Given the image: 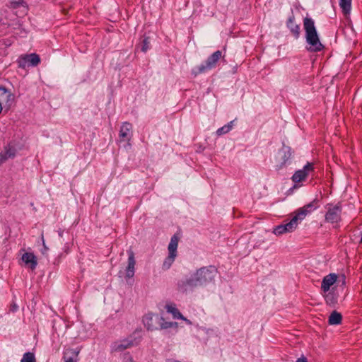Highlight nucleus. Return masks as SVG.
<instances>
[{"label":"nucleus","instance_id":"obj_22","mask_svg":"<svg viewBox=\"0 0 362 362\" xmlns=\"http://www.w3.org/2000/svg\"><path fill=\"white\" fill-rule=\"evenodd\" d=\"M21 362H36L34 354L31 352L24 354Z\"/></svg>","mask_w":362,"mask_h":362},{"label":"nucleus","instance_id":"obj_21","mask_svg":"<svg viewBox=\"0 0 362 362\" xmlns=\"http://www.w3.org/2000/svg\"><path fill=\"white\" fill-rule=\"evenodd\" d=\"M339 5L343 12L346 14L351 9V0H340Z\"/></svg>","mask_w":362,"mask_h":362},{"label":"nucleus","instance_id":"obj_29","mask_svg":"<svg viewBox=\"0 0 362 362\" xmlns=\"http://www.w3.org/2000/svg\"><path fill=\"white\" fill-rule=\"evenodd\" d=\"M125 362H135L132 358L129 357L127 358V360Z\"/></svg>","mask_w":362,"mask_h":362},{"label":"nucleus","instance_id":"obj_8","mask_svg":"<svg viewBox=\"0 0 362 362\" xmlns=\"http://www.w3.org/2000/svg\"><path fill=\"white\" fill-rule=\"evenodd\" d=\"M40 62V58L37 54H24L18 59V66L22 69H25L29 64L36 66Z\"/></svg>","mask_w":362,"mask_h":362},{"label":"nucleus","instance_id":"obj_25","mask_svg":"<svg viewBox=\"0 0 362 362\" xmlns=\"http://www.w3.org/2000/svg\"><path fill=\"white\" fill-rule=\"evenodd\" d=\"M149 44H150L149 38L148 37L144 38L142 42L141 51L144 52H146L149 48Z\"/></svg>","mask_w":362,"mask_h":362},{"label":"nucleus","instance_id":"obj_2","mask_svg":"<svg viewBox=\"0 0 362 362\" xmlns=\"http://www.w3.org/2000/svg\"><path fill=\"white\" fill-rule=\"evenodd\" d=\"M315 204L316 202L314 200L313 202L297 209L291 214L292 218L288 222L285 224L279 225L274 228V234L280 235L284 233H291L295 230L298 223L303 221L309 213L316 208Z\"/></svg>","mask_w":362,"mask_h":362},{"label":"nucleus","instance_id":"obj_4","mask_svg":"<svg viewBox=\"0 0 362 362\" xmlns=\"http://www.w3.org/2000/svg\"><path fill=\"white\" fill-rule=\"evenodd\" d=\"M326 213L325 220L327 223L333 225L334 228H338L341 221L342 205L341 202L336 204H327L325 206Z\"/></svg>","mask_w":362,"mask_h":362},{"label":"nucleus","instance_id":"obj_1","mask_svg":"<svg viewBox=\"0 0 362 362\" xmlns=\"http://www.w3.org/2000/svg\"><path fill=\"white\" fill-rule=\"evenodd\" d=\"M216 273L217 270L213 266L202 267L189 278L179 281L177 289L180 292L187 293L195 288L206 286L214 281Z\"/></svg>","mask_w":362,"mask_h":362},{"label":"nucleus","instance_id":"obj_3","mask_svg":"<svg viewBox=\"0 0 362 362\" xmlns=\"http://www.w3.org/2000/svg\"><path fill=\"white\" fill-rule=\"evenodd\" d=\"M303 26L305 31L306 41L310 45V47L308 49L314 52L322 50L324 46L320 41L314 21L310 18H305Z\"/></svg>","mask_w":362,"mask_h":362},{"label":"nucleus","instance_id":"obj_10","mask_svg":"<svg viewBox=\"0 0 362 362\" xmlns=\"http://www.w3.org/2000/svg\"><path fill=\"white\" fill-rule=\"evenodd\" d=\"M137 342H135L134 339L132 338L124 339L122 341H116L114 343L112 346V351H122L128 348L133 346L134 344H136Z\"/></svg>","mask_w":362,"mask_h":362},{"label":"nucleus","instance_id":"obj_12","mask_svg":"<svg viewBox=\"0 0 362 362\" xmlns=\"http://www.w3.org/2000/svg\"><path fill=\"white\" fill-rule=\"evenodd\" d=\"M128 265L126 268V278H132L134 275L136 260L132 250L128 251Z\"/></svg>","mask_w":362,"mask_h":362},{"label":"nucleus","instance_id":"obj_18","mask_svg":"<svg viewBox=\"0 0 362 362\" xmlns=\"http://www.w3.org/2000/svg\"><path fill=\"white\" fill-rule=\"evenodd\" d=\"M287 26L290 29L291 33L296 38H298L300 35V25L296 24L294 21V18L291 17L287 21Z\"/></svg>","mask_w":362,"mask_h":362},{"label":"nucleus","instance_id":"obj_5","mask_svg":"<svg viewBox=\"0 0 362 362\" xmlns=\"http://www.w3.org/2000/svg\"><path fill=\"white\" fill-rule=\"evenodd\" d=\"M221 57L222 52L220 50L216 51L207 58L204 64L195 67L192 70V74L196 76L198 74L207 72L214 69Z\"/></svg>","mask_w":362,"mask_h":362},{"label":"nucleus","instance_id":"obj_7","mask_svg":"<svg viewBox=\"0 0 362 362\" xmlns=\"http://www.w3.org/2000/svg\"><path fill=\"white\" fill-rule=\"evenodd\" d=\"M314 172L313 163H308L303 169L297 170L292 176V180L295 183L305 181L307 177Z\"/></svg>","mask_w":362,"mask_h":362},{"label":"nucleus","instance_id":"obj_30","mask_svg":"<svg viewBox=\"0 0 362 362\" xmlns=\"http://www.w3.org/2000/svg\"><path fill=\"white\" fill-rule=\"evenodd\" d=\"M16 309H17V306H16V305H13L12 306L11 310H12V311H15Z\"/></svg>","mask_w":362,"mask_h":362},{"label":"nucleus","instance_id":"obj_23","mask_svg":"<svg viewBox=\"0 0 362 362\" xmlns=\"http://www.w3.org/2000/svg\"><path fill=\"white\" fill-rule=\"evenodd\" d=\"M144 322L148 330H153L155 327L153 325V317L147 315L144 318Z\"/></svg>","mask_w":362,"mask_h":362},{"label":"nucleus","instance_id":"obj_9","mask_svg":"<svg viewBox=\"0 0 362 362\" xmlns=\"http://www.w3.org/2000/svg\"><path fill=\"white\" fill-rule=\"evenodd\" d=\"M14 100V95L5 87L0 86V113L3 107L9 108Z\"/></svg>","mask_w":362,"mask_h":362},{"label":"nucleus","instance_id":"obj_13","mask_svg":"<svg viewBox=\"0 0 362 362\" xmlns=\"http://www.w3.org/2000/svg\"><path fill=\"white\" fill-rule=\"evenodd\" d=\"M337 280V276L335 274H329L325 276L322 281L321 289L324 293H327L329 291L330 287L334 285V284Z\"/></svg>","mask_w":362,"mask_h":362},{"label":"nucleus","instance_id":"obj_28","mask_svg":"<svg viewBox=\"0 0 362 362\" xmlns=\"http://www.w3.org/2000/svg\"><path fill=\"white\" fill-rule=\"evenodd\" d=\"M68 12H69V11H68V9H66V8H62V13L64 15H67Z\"/></svg>","mask_w":362,"mask_h":362},{"label":"nucleus","instance_id":"obj_11","mask_svg":"<svg viewBox=\"0 0 362 362\" xmlns=\"http://www.w3.org/2000/svg\"><path fill=\"white\" fill-rule=\"evenodd\" d=\"M132 136V125L126 122L120 128L119 136L121 141H129Z\"/></svg>","mask_w":362,"mask_h":362},{"label":"nucleus","instance_id":"obj_20","mask_svg":"<svg viewBox=\"0 0 362 362\" xmlns=\"http://www.w3.org/2000/svg\"><path fill=\"white\" fill-rule=\"evenodd\" d=\"M233 126V121L230 122L228 124L224 125L223 127L219 128L216 131V134L218 136H221L230 132Z\"/></svg>","mask_w":362,"mask_h":362},{"label":"nucleus","instance_id":"obj_19","mask_svg":"<svg viewBox=\"0 0 362 362\" xmlns=\"http://www.w3.org/2000/svg\"><path fill=\"white\" fill-rule=\"evenodd\" d=\"M341 315L337 311H333L329 317L328 322L329 325H339L341 322Z\"/></svg>","mask_w":362,"mask_h":362},{"label":"nucleus","instance_id":"obj_17","mask_svg":"<svg viewBox=\"0 0 362 362\" xmlns=\"http://www.w3.org/2000/svg\"><path fill=\"white\" fill-rule=\"evenodd\" d=\"M22 259L26 264H29L31 269H35L37 264L36 257L30 252L24 253L22 256Z\"/></svg>","mask_w":362,"mask_h":362},{"label":"nucleus","instance_id":"obj_14","mask_svg":"<svg viewBox=\"0 0 362 362\" xmlns=\"http://www.w3.org/2000/svg\"><path fill=\"white\" fill-rule=\"evenodd\" d=\"M80 352V349H71L67 348L65 349L63 356L64 362H77L78 356Z\"/></svg>","mask_w":362,"mask_h":362},{"label":"nucleus","instance_id":"obj_6","mask_svg":"<svg viewBox=\"0 0 362 362\" xmlns=\"http://www.w3.org/2000/svg\"><path fill=\"white\" fill-rule=\"evenodd\" d=\"M180 240V237L177 234H175L173 235V237L170 239V242L168 247V255L165 259L163 265L162 269L163 270H167L170 269V267L173 264L176 257H177V249L178 246V243Z\"/></svg>","mask_w":362,"mask_h":362},{"label":"nucleus","instance_id":"obj_26","mask_svg":"<svg viewBox=\"0 0 362 362\" xmlns=\"http://www.w3.org/2000/svg\"><path fill=\"white\" fill-rule=\"evenodd\" d=\"M291 155V154L289 151H288L287 153L284 152V156H283L284 160L281 163V164L278 166V168H281L286 164V161L290 158Z\"/></svg>","mask_w":362,"mask_h":362},{"label":"nucleus","instance_id":"obj_16","mask_svg":"<svg viewBox=\"0 0 362 362\" xmlns=\"http://www.w3.org/2000/svg\"><path fill=\"white\" fill-rule=\"evenodd\" d=\"M16 149L13 146H6L4 150L0 153V165L5 163L8 158H14Z\"/></svg>","mask_w":362,"mask_h":362},{"label":"nucleus","instance_id":"obj_27","mask_svg":"<svg viewBox=\"0 0 362 362\" xmlns=\"http://www.w3.org/2000/svg\"><path fill=\"white\" fill-rule=\"evenodd\" d=\"M296 362H308V360L305 357L302 356V357L298 358Z\"/></svg>","mask_w":362,"mask_h":362},{"label":"nucleus","instance_id":"obj_24","mask_svg":"<svg viewBox=\"0 0 362 362\" xmlns=\"http://www.w3.org/2000/svg\"><path fill=\"white\" fill-rule=\"evenodd\" d=\"M160 320L161 321H163L162 322L160 323L161 329H168V328H171L173 327H177V322H165L163 317H161Z\"/></svg>","mask_w":362,"mask_h":362},{"label":"nucleus","instance_id":"obj_31","mask_svg":"<svg viewBox=\"0 0 362 362\" xmlns=\"http://www.w3.org/2000/svg\"><path fill=\"white\" fill-rule=\"evenodd\" d=\"M11 4H13V8H16L17 6V5L18 4V3H16V2H11Z\"/></svg>","mask_w":362,"mask_h":362},{"label":"nucleus","instance_id":"obj_15","mask_svg":"<svg viewBox=\"0 0 362 362\" xmlns=\"http://www.w3.org/2000/svg\"><path fill=\"white\" fill-rule=\"evenodd\" d=\"M165 308L168 313L173 315V318L181 319L186 321L188 324H191V322L180 313L179 310L176 308L175 304L172 303H167L165 306Z\"/></svg>","mask_w":362,"mask_h":362}]
</instances>
